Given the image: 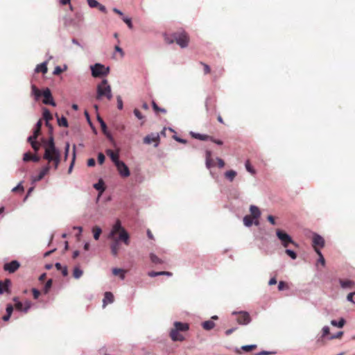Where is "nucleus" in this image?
I'll list each match as a JSON object with an SVG mask.
<instances>
[{"instance_id":"nucleus-1","label":"nucleus","mask_w":355,"mask_h":355,"mask_svg":"<svg viewBox=\"0 0 355 355\" xmlns=\"http://www.w3.org/2000/svg\"><path fill=\"white\" fill-rule=\"evenodd\" d=\"M44 153L43 158L48 161V164L53 163L55 170H57L61 161L60 151L55 147L52 136L48 140L43 139Z\"/></svg>"},{"instance_id":"nucleus-2","label":"nucleus","mask_w":355,"mask_h":355,"mask_svg":"<svg viewBox=\"0 0 355 355\" xmlns=\"http://www.w3.org/2000/svg\"><path fill=\"white\" fill-rule=\"evenodd\" d=\"M109 239H116L119 241L124 243L126 245L130 244V235L127 231L121 226V221L117 220L113 225L112 230L108 236Z\"/></svg>"},{"instance_id":"nucleus-3","label":"nucleus","mask_w":355,"mask_h":355,"mask_svg":"<svg viewBox=\"0 0 355 355\" xmlns=\"http://www.w3.org/2000/svg\"><path fill=\"white\" fill-rule=\"evenodd\" d=\"M165 41L168 44H173L175 42L182 48H184L189 44V37L184 31H180L173 33L171 37L166 36Z\"/></svg>"},{"instance_id":"nucleus-4","label":"nucleus","mask_w":355,"mask_h":355,"mask_svg":"<svg viewBox=\"0 0 355 355\" xmlns=\"http://www.w3.org/2000/svg\"><path fill=\"white\" fill-rule=\"evenodd\" d=\"M103 98H106L109 101L112 98L111 86L108 84V81L106 79L103 80L96 87V98L101 100Z\"/></svg>"},{"instance_id":"nucleus-5","label":"nucleus","mask_w":355,"mask_h":355,"mask_svg":"<svg viewBox=\"0 0 355 355\" xmlns=\"http://www.w3.org/2000/svg\"><path fill=\"white\" fill-rule=\"evenodd\" d=\"M276 234L277 238L280 240L282 245L284 248H287L289 244L297 246V244L292 239V238L285 232L281 230H277Z\"/></svg>"},{"instance_id":"nucleus-6","label":"nucleus","mask_w":355,"mask_h":355,"mask_svg":"<svg viewBox=\"0 0 355 355\" xmlns=\"http://www.w3.org/2000/svg\"><path fill=\"white\" fill-rule=\"evenodd\" d=\"M91 71L92 76L96 78L107 76L110 72V68L105 67L103 64L96 63L91 66Z\"/></svg>"},{"instance_id":"nucleus-7","label":"nucleus","mask_w":355,"mask_h":355,"mask_svg":"<svg viewBox=\"0 0 355 355\" xmlns=\"http://www.w3.org/2000/svg\"><path fill=\"white\" fill-rule=\"evenodd\" d=\"M233 314L237 315L236 320L239 324L245 325L251 322L250 315L246 311L234 312Z\"/></svg>"},{"instance_id":"nucleus-8","label":"nucleus","mask_w":355,"mask_h":355,"mask_svg":"<svg viewBox=\"0 0 355 355\" xmlns=\"http://www.w3.org/2000/svg\"><path fill=\"white\" fill-rule=\"evenodd\" d=\"M312 246L314 250H320L324 246V239L320 235L314 233L312 237Z\"/></svg>"},{"instance_id":"nucleus-9","label":"nucleus","mask_w":355,"mask_h":355,"mask_svg":"<svg viewBox=\"0 0 355 355\" xmlns=\"http://www.w3.org/2000/svg\"><path fill=\"white\" fill-rule=\"evenodd\" d=\"M115 166L121 176L127 178L130 175L129 168L123 162L120 161L119 162H117Z\"/></svg>"},{"instance_id":"nucleus-10","label":"nucleus","mask_w":355,"mask_h":355,"mask_svg":"<svg viewBox=\"0 0 355 355\" xmlns=\"http://www.w3.org/2000/svg\"><path fill=\"white\" fill-rule=\"evenodd\" d=\"M44 96L43 103L46 105H51L55 106V103L53 99L51 90L49 88L45 89L42 94Z\"/></svg>"},{"instance_id":"nucleus-11","label":"nucleus","mask_w":355,"mask_h":355,"mask_svg":"<svg viewBox=\"0 0 355 355\" xmlns=\"http://www.w3.org/2000/svg\"><path fill=\"white\" fill-rule=\"evenodd\" d=\"M144 142L146 144H150L153 142H155V146L157 147L159 142V136L158 133H153L150 135H148L144 138Z\"/></svg>"},{"instance_id":"nucleus-12","label":"nucleus","mask_w":355,"mask_h":355,"mask_svg":"<svg viewBox=\"0 0 355 355\" xmlns=\"http://www.w3.org/2000/svg\"><path fill=\"white\" fill-rule=\"evenodd\" d=\"M19 266H20V263L17 261L14 260V261H10V263H7L4 264L3 269L6 271H8L10 273H13L17 270L19 269Z\"/></svg>"},{"instance_id":"nucleus-13","label":"nucleus","mask_w":355,"mask_h":355,"mask_svg":"<svg viewBox=\"0 0 355 355\" xmlns=\"http://www.w3.org/2000/svg\"><path fill=\"white\" fill-rule=\"evenodd\" d=\"M11 285V281L9 279H6L4 281H0V294L4 293H10V286Z\"/></svg>"},{"instance_id":"nucleus-14","label":"nucleus","mask_w":355,"mask_h":355,"mask_svg":"<svg viewBox=\"0 0 355 355\" xmlns=\"http://www.w3.org/2000/svg\"><path fill=\"white\" fill-rule=\"evenodd\" d=\"M189 329V325L188 323H184L181 322H175L173 324V329L176 330L178 331L185 332L188 331Z\"/></svg>"},{"instance_id":"nucleus-15","label":"nucleus","mask_w":355,"mask_h":355,"mask_svg":"<svg viewBox=\"0 0 355 355\" xmlns=\"http://www.w3.org/2000/svg\"><path fill=\"white\" fill-rule=\"evenodd\" d=\"M112 240L110 244L111 252L113 256L116 257L120 250V243L116 239H111Z\"/></svg>"},{"instance_id":"nucleus-16","label":"nucleus","mask_w":355,"mask_h":355,"mask_svg":"<svg viewBox=\"0 0 355 355\" xmlns=\"http://www.w3.org/2000/svg\"><path fill=\"white\" fill-rule=\"evenodd\" d=\"M50 168H51V166L49 164H47L46 166L43 167L42 168V170L40 171V173L38 174V175L33 178V181L38 182V181L41 180L46 174L49 173Z\"/></svg>"},{"instance_id":"nucleus-17","label":"nucleus","mask_w":355,"mask_h":355,"mask_svg":"<svg viewBox=\"0 0 355 355\" xmlns=\"http://www.w3.org/2000/svg\"><path fill=\"white\" fill-rule=\"evenodd\" d=\"M170 336L173 341H183L184 340V337L181 334V331H178L173 329L170 331Z\"/></svg>"},{"instance_id":"nucleus-18","label":"nucleus","mask_w":355,"mask_h":355,"mask_svg":"<svg viewBox=\"0 0 355 355\" xmlns=\"http://www.w3.org/2000/svg\"><path fill=\"white\" fill-rule=\"evenodd\" d=\"M250 211L251 213L250 216H252L254 218V220H256L254 223L256 225H258L257 219L261 216V211H260L259 209L254 205H251L250 207Z\"/></svg>"},{"instance_id":"nucleus-19","label":"nucleus","mask_w":355,"mask_h":355,"mask_svg":"<svg viewBox=\"0 0 355 355\" xmlns=\"http://www.w3.org/2000/svg\"><path fill=\"white\" fill-rule=\"evenodd\" d=\"M106 153L107 156L110 157V159L114 163V164L120 162V160L119 159V155L118 152H114L112 150L109 149L107 150Z\"/></svg>"},{"instance_id":"nucleus-20","label":"nucleus","mask_w":355,"mask_h":355,"mask_svg":"<svg viewBox=\"0 0 355 355\" xmlns=\"http://www.w3.org/2000/svg\"><path fill=\"white\" fill-rule=\"evenodd\" d=\"M206 158V166L208 168H210L214 166V162L213 159L211 158V152L210 150H207L205 153Z\"/></svg>"},{"instance_id":"nucleus-21","label":"nucleus","mask_w":355,"mask_h":355,"mask_svg":"<svg viewBox=\"0 0 355 355\" xmlns=\"http://www.w3.org/2000/svg\"><path fill=\"white\" fill-rule=\"evenodd\" d=\"M114 302V295L111 292H105L103 299V307H105L108 303H112Z\"/></svg>"},{"instance_id":"nucleus-22","label":"nucleus","mask_w":355,"mask_h":355,"mask_svg":"<svg viewBox=\"0 0 355 355\" xmlns=\"http://www.w3.org/2000/svg\"><path fill=\"white\" fill-rule=\"evenodd\" d=\"M13 300L15 302H16L15 304V309L19 310V311H24V312H27L28 309L30 308V305L31 304L29 302L27 303V306L23 309V304L19 302V301H17V297H15L13 299Z\"/></svg>"},{"instance_id":"nucleus-23","label":"nucleus","mask_w":355,"mask_h":355,"mask_svg":"<svg viewBox=\"0 0 355 355\" xmlns=\"http://www.w3.org/2000/svg\"><path fill=\"white\" fill-rule=\"evenodd\" d=\"M126 273V270L121 268H114L112 269V274L115 276L119 275L121 279H125V274Z\"/></svg>"},{"instance_id":"nucleus-24","label":"nucleus","mask_w":355,"mask_h":355,"mask_svg":"<svg viewBox=\"0 0 355 355\" xmlns=\"http://www.w3.org/2000/svg\"><path fill=\"white\" fill-rule=\"evenodd\" d=\"M43 118L46 121V125L47 126H49V121L53 119L52 114H51L50 111L45 108L43 112Z\"/></svg>"},{"instance_id":"nucleus-25","label":"nucleus","mask_w":355,"mask_h":355,"mask_svg":"<svg viewBox=\"0 0 355 355\" xmlns=\"http://www.w3.org/2000/svg\"><path fill=\"white\" fill-rule=\"evenodd\" d=\"M202 327L204 329L209 331L214 328L215 323L212 320H207L202 323Z\"/></svg>"},{"instance_id":"nucleus-26","label":"nucleus","mask_w":355,"mask_h":355,"mask_svg":"<svg viewBox=\"0 0 355 355\" xmlns=\"http://www.w3.org/2000/svg\"><path fill=\"white\" fill-rule=\"evenodd\" d=\"M340 286H342V288H352L354 286V282L352 280H348V279H345V280H343V279H340Z\"/></svg>"},{"instance_id":"nucleus-27","label":"nucleus","mask_w":355,"mask_h":355,"mask_svg":"<svg viewBox=\"0 0 355 355\" xmlns=\"http://www.w3.org/2000/svg\"><path fill=\"white\" fill-rule=\"evenodd\" d=\"M237 173L234 170H230L225 173V178L227 180H229L230 182H232L235 177L236 176Z\"/></svg>"},{"instance_id":"nucleus-28","label":"nucleus","mask_w":355,"mask_h":355,"mask_svg":"<svg viewBox=\"0 0 355 355\" xmlns=\"http://www.w3.org/2000/svg\"><path fill=\"white\" fill-rule=\"evenodd\" d=\"M47 66L46 62L41 63L40 64H38L35 68V72L37 73H46L47 72Z\"/></svg>"},{"instance_id":"nucleus-29","label":"nucleus","mask_w":355,"mask_h":355,"mask_svg":"<svg viewBox=\"0 0 355 355\" xmlns=\"http://www.w3.org/2000/svg\"><path fill=\"white\" fill-rule=\"evenodd\" d=\"M254 219L250 215H247L243 218V223L245 226L250 227L252 225Z\"/></svg>"},{"instance_id":"nucleus-30","label":"nucleus","mask_w":355,"mask_h":355,"mask_svg":"<svg viewBox=\"0 0 355 355\" xmlns=\"http://www.w3.org/2000/svg\"><path fill=\"white\" fill-rule=\"evenodd\" d=\"M92 232L94 234V239L95 240H98L100 235L102 232V230L99 227L95 226L92 229Z\"/></svg>"},{"instance_id":"nucleus-31","label":"nucleus","mask_w":355,"mask_h":355,"mask_svg":"<svg viewBox=\"0 0 355 355\" xmlns=\"http://www.w3.org/2000/svg\"><path fill=\"white\" fill-rule=\"evenodd\" d=\"M31 89H32V93L35 96V99L37 100L42 94V93L41 92V91L35 86V85H32L31 87Z\"/></svg>"},{"instance_id":"nucleus-32","label":"nucleus","mask_w":355,"mask_h":355,"mask_svg":"<svg viewBox=\"0 0 355 355\" xmlns=\"http://www.w3.org/2000/svg\"><path fill=\"white\" fill-rule=\"evenodd\" d=\"M191 135L193 138H196V139H200L202 141H205V140L209 139V138H210V137L207 135H201L199 133H191Z\"/></svg>"},{"instance_id":"nucleus-33","label":"nucleus","mask_w":355,"mask_h":355,"mask_svg":"<svg viewBox=\"0 0 355 355\" xmlns=\"http://www.w3.org/2000/svg\"><path fill=\"white\" fill-rule=\"evenodd\" d=\"M94 188L98 190L101 193H103L105 190L104 188V182L103 180H99L98 183L94 185Z\"/></svg>"},{"instance_id":"nucleus-34","label":"nucleus","mask_w":355,"mask_h":355,"mask_svg":"<svg viewBox=\"0 0 355 355\" xmlns=\"http://www.w3.org/2000/svg\"><path fill=\"white\" fill-rule=\"evenodd\" d=\"M83 274V270L79 267H76L73 271V276L76 279L80 278Z\"/></svg>"},{"instance_id":"nucleus-35","label":"nucleus","mask_w":355,"mask_h":355,"mask_svg":"<svg viewBox=\"0 0 355 355\" xmlns=\"http://www.w3.org/2000/svg\"><path fill=\"white\" fill-rule=\"evenodd\" d=\"M345 323V320L343 318H341L338 322L336 320H331V324L334 327H338L339 328H342Z\"/></svg>"},{"instance_id":"nucleus-36","label":"nucleus","mask_w":355,"mask_h":355,"mask_svg":"<svg viewBox=\"0 0 355 355\" xmlns=\"http://www.w3.org/2000/svg\"><path fill=\"white\" fill-rule=\"evenodd\" d=\"M40 131L41 130L40 129H38V128H35L34 130V132H33V135L30 136L28 138V141H33V140H37L38 136L40 135Z\"/></svg>"},{"instance_id":"nucleus-37","label":"nucleus","mask_w":355,"mask_h":355,"mask_svg":"<svg viewBox=\"0 0 355 355\" xmlns=\"http://www.w3.org/2000/svg\"><path fill=\"white\" fill-rule=\"evenodd\" d=\"M152 106L155 112H162L164 114L166 113V110L158 107V105L154 101H152Z\"/></svg>"},{"instance_id":"nucleus-38","label":"nucleus","mask_w":355,"mask_h":355,"mask_svg":"<svg viewBox=\"0 0 355 355\" xmlns=\"http://www.w3.org/2000/svg\"><path fill=\"white\" fill-rule=\"evenodd\" d=\"M152 106L155 112H162L164 114L166 113V110L158 107V105L154 101H152Z\"/></svg>"},{"instance_id":"nucleus-39","label":"nucleus","mask_w":355,"mask_h":355,"mask_svg":"<svg viewBox=\"0 0 355 355\" xmlns=\"http://www.w3.org/2000/svg\"><path fill=\"white\" fill-rule=\"evenodd\" d=\"M150 258L153 263L160 264L163 263V261L154 254H150Z\"/></svg>"},{"instance_id":"nucleus-40","label":"nucleus","mask_w":355,"mask_h":355,"mask_svg":"<svg viewBox=\"0 0 355 355\" xmlns=\"http://www.w3.org/2000/svg\"><path fill=\"white\" fill-rule=\"evenodd\" d=\"M28 141L31 144L32 148H33V150L35 152H37L40 150V146H41L40 143L37 142L36 140Z\"/></svg>"},{"instance_id":"nucleus-41","label":"nucleus","mask_w":355,"mask_h":355,"mask_svg":"<svg viewBox=\"0 0 355 355\" xmlns=\"http://www.w3.org/2000/svg\"><path fill=\"white\" fill-rule=\"evenodd\" d=\"M52 284H53V280L51 279H49L45 285H44V293L45 294L48 293L50 288H51L52 286Z\"/></svg>"},{"instance_id":"nucleus-42","label":"nucleus","mask_w":355,"mask_h":355,"mask_svg":"<svg viewBox=\"0 0 355 355\" xmlns=\"http://www.w3.org/2000/svg\"><path fill=\"white\" fill-rule=\"evenodd\" d=\"M58 123L60 126L67 127L68 122L67 119L64 116L58 119Z\"/></svg>"},{"instance_id":"nucleus-43","label":"nucleus","mask_w":355,"mask_h":355,"mask_svg":"<svg viewBox=\"0 0 355 355\" xmlns=\"http://www.w3.org/2000/svg\"><path fill=\"white\" fill-rule=\"evenodd\" d=\"M200 64H201L203 67V71H204L205 75H207V74H209L211 73V68L207 64H206L203 62H200Z\"/></svg>"},{"instance_id":"nucleus-44","label":"nucleus","mask_w":355,"mask_h":355,"mask_svg":"<svg viewBox=\"0 0 355 355\" xmlns=\"http://www.w3.org/2000/svg\"><path fill=\"white\" fill-rule=\"evenodd\" d=\"M256 348H257L256 345H244L241 347V349L246 352H251L252 350H253Z\"/></svg>"},{"instance_id":"nucleus-45","label":"nucleus","mask_w":355,"mask_h":355,"mask_svg":"<svg viewBox=\"0 0 355 355\" xmlns=\"http://www.w3.org/2000/svg\"><path fill=\"white\" fill-rule=\"evenodd\" d=\"M245 168H246V170L249 173H250L252 174H254L255 173V171L253 168V167L251 166L250 162L249 160H247L246 162H245Z\"/></svg>"},{"instance_id":"nucleus-46","label":"nucleus","mask_w":355,"mask_h":355,"mask_svg":"<svg viewBox=\"0 0 355 355\" xmlns=\"http://www.w3.org/2000/svg\"><path fill=\"white\" fill-rule=\"evenodd\" d=\"M315 252L317 253V254L319 257L318 262L321 263L324 266L325 264V259H324L322 254L321 253L320 250H317V252Z\"/></svg>"},{"instance_id":"nucleus-47","label":"nucleus","mask_w":355,"mask_h":355,"mask_svg":"<svg viewBox=\"0 0 355 355\" xmlns=\"http://www.w3.org/2000/svg\"><path fill=\"white\" fill-rule=\"evenodd\" d=\"M288 286L287 283H286L285 282H283V281L279 282V285H278L279 291H284V290L288 289Z\"/></svg>"},{"instance_id":"nucleus-48","label":"nucleus","mask_w":355,"mask_h":355,"mask_svg":"<svg viewBox=\"0 0 355 355\" xmlns=\"http://www.w3.org/2000/svg\"><path fill=\"white\" fill-rule=\"evenodd\" d=\"M75 150H76V146H73V159H72L71 163V164L69 166V170H68V173H71L73 167V164H74V162H75V158H76Z\"/></svg>"},{"instance_id":"nucleus-49","label":"nucleus","mask_w":355,"mask_h":355,"mask_svg":"<svg viewBox=\"0 0 355 355\" xmlns=\"http://www.w3.org/2000/svg\"><path fill=\"white\" fill-rule=\"evenodd\" d=\"M285 252L286 253L287 255H288L293 259H295L297 258L296 253L291 250L286 249Z\"/></svg>"},{"instance_id":"nucleus-50","label":"nucleus","mask_w":355,"mask_h":355,"mask_svg":"<svg viewBox=\"0 0 355 355\" xmlns=\"http://www.w3.org/2000/svg\"><path fill=\"white\" fill-rule=\"evenodd\" d=\"M88 4L91 8H97L100 3L96 0H87Z\"/></svg>"},{"instance_id":"nucleus-51","label":"nucleus","mask_w":355,"mask_h":355,"mask_svg":"<svg viewBox=\"0 0 355 355\" xmlns=\"http://www.w3.org/2000/svg\"><path fill=\"white\" fill-rule=\"evenodd\" d=\"M32 156H33V154L30 152H28V153H26L24 155V157H23V160L24 162H29V161H31L32 159Z\"/></svg>"},{"instance_id":"nucleus-52","label":"nucleus","mask_w":355,"mask_h":355,"mask_svg":"<svg viewBox=\"0 0 355 355\" xmlns=\"http://www.w3.org/2000/svg\"><path fill=\"white\" fill-rule=\"evenodd\" d=\"M12 191H13V192H17V191L23 192L24 191V187L22 186L21 183H19L17 187H14L12 189Z\"/></svg>"},{"instance_id":"nucleus-53","label":"nucleus","mask_w":355,"mask_h":355,"mask_svg":"<svg viewBox=\"0 0 355 355\" xmlns=\"http://www.w3.org/2000/svg\"><path fill=\"white\" fill-rule=\"evenodd\" d=\"M123 21L128 25V26L131 29L132 28V21H131V19L130 18H128V17H123Z\"/></svg>"},{"instance_id":"nucleus-54","label":"nucleus","mask_w":355,"mask_h":355,"mask_svg":"<svg viewBox=\"0 0 355 355\" xmlns=\"http://www.w3.org/2000/svg\"><path fill=\"white\" fill-rule=\"evenodd\" d=\"M116 100H117V107L119 110H122L123 109V101H122L121 97L120 96H118L116 97Z\"/></svg>"},{"instance_id":"nucleus-55","label":"nucleus","mask_w":355,"mask_h":355,"mask_svg":"<svg viewBox=\"0 0 355 355\" xmlns=\"http://www.w3.org/2000/svg\"><path fill=\"white\" fill-rule=\"evenodd\" d=\"M105 155L102 153H98V162L100 164H103V162H105Z\"/></svg>"},{"instance_id":"nucleus-56","label":"nucleus","mask_w":355,"mask_h":355,"mask_svg":"<svg viewBox=\"0 0 355 355\" xmlns=\"http://www.w3.org/2000/svg\"><path fill=\"white\" fill-rule=\"evenodd\" d=\"M134 114L135 116L139 119H142L144 118V116L138 109L134 110Z\"/></svg>"},{"instance_id":"nucleus-57","label":"nucleus","mask_w":355,"mask_h":355,"mask_svg":"<svg viewBox=\"0 0 355 355\" xmlns=\"http://www.w3.org/2000/svg\"><path fill=\"white\" fill-rule=\"evenodd\" d=\"M329 334V327H327V326L324 327L323 329H322V337L324 338L327 336H328Z\"/></svg>"},{"instance_id":"nucleus-58","label":"nucleus","mask_w":355,"mask_h":355,"mask_svg":"<svg viewBox=\"0 0 355 355\" xmlns=\"http://www.w3.org/2000/svg\"><path fill=\"white\" fill-rule=\"evenodd\" d=\"M343 335V331H339L336 334L331 335L329 339L340 338Z\"/></svg>"},{"instance_id":"nucleus-59","label":"nucleus","mask_w":355,"mask_h":355,"mask_svg":"<svg viewBox=\"0 0 355 355\" xmlns=\"http://www.w3.org/2000/svg\"><path fill=\"white\" fill-rule=\"evenodd\" d=\"M69 151V144L66 143L65 148H64V160H67L68 157V154Z\"/></svg>"},{"instance_id":"nucleus-60","label":"nucleus","mask_w":355,"mask_h":355,"mask_svg":"<svg viewBox=\"0 0 355 355\" xmlns=\"http://www.w3.org/2000/svg\"><path fill=\"white\" fill-rule=\"evenodd\" d=\"M32 292H33L34 299H37L39 297V296L40 295V291H38L36 288H33Z\"/></svg>"},{"instance_id":"nucleus-61","label":"nucleus","mask_w":355,"mask_h":355,"mask_svg":"<svg viewBox=\"0 0 355 355\" xmlns=\"http://www.w3.org/2000/svg\"><path fill=\"white\" fill-rule=\"evenodd\" d=\"M63 71V70L62 69V68L59 66L56 67L55 69H54V71H53V74L54 75H59Z\"/></svg>"},{"instance_id":"nucleus-62","label":"nucleus","mask_w":355,"mask_h":355,"mask_svg":"<svg viewBox=\"0 0 355 355\" xmlns=\"http://www.w3.org/2000/svg\"><path fill=\"white\" fill-rule=\"evenodd\" d=\"M96 164L95 159L93 158H90L87 160V166H94Z\"/></svg>"},{"instance_id":"nucleus-63","label":"nucleus","mask_w":355,"mask_h":355,"mask_svg":"<svg viewBox=\"0 0 355 355\" xmlns=\"http://www.w3.org/2000/svg\"><path fill=\"white\" fill-rule=\"evenodd\" d=\"M216 159H217L218 167L223 168L225 166V162L220 158H217Z\"/></svg>"},{"instance_id":"nucleus-64","label":"nucleus","mask_w":355,"mask_h":355,"mask_svg":"<svg viewBox=\"0 0 355 355\" xmlns=\"http://www.w3.org/2000/svg\"><path fill=\"white\" fill-rule=\"evenodd\" d=\"M13 311V307L11 304H8L6 307V314H9L11 315Z\"/></svg>"}]
</instances>
